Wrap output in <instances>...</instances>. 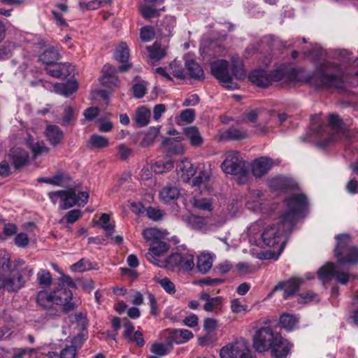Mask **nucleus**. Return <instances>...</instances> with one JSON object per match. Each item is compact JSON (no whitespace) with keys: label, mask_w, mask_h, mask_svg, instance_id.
Wrapping results in <instances>:
<instances>
[{"label":"nucleus","mask_w":358,"mask_h":358,"mask_svg":"<svg viewBox=\"0 0 358 358\" xmlns=\"http://www.w3.org/2000/svg\"><path fill=\"white\" fill-rule=\"evenodd\" d=\"M287 211L275 224L268 225L261 234V240L268 247H274L282 241V236L289 233L296 224V218L303 213L308 202L304 194H295L285 200Z\"/></svg>","instance_id":"obj_1"},{"label":"nucleus","mask_w":358,"mask_h":358,"mask_svg":"<svg viewBox=\"0 0 358 358\" xmlns=\"http://www.w3.org/2000/svg\"><path fill=\"white\" fill-rule=\"evenodd\" d=\"M278 70L282 73L280 81H306L317 89H341L344 85L340 65L329 62L320 64L311 76H308L302 69Z\"/></svg>","instance_id":"obj_2"},{"label":"nucleus","mask_w":358,"mask_h":358,"mask_svg":"<svg viewBox=\"0 0 358 358\" xmlns=\"http://www.w3.org/2000/svg\"><path fill=\"white\" fill-rule=\"evenodd\" d=\"M318 134H321V137L324 141V145L344 138H348V132L344 127L343 120L336 114H331L328 117V124L320 127L317 131Z\"/></svg>","instance_id":"obj_3"},{"label":"nucleus","mask_w":358,"mask_h":358,"mask_svg":"<svg viewBox=\"0 0 358 358\" xmlns=\"http://www.w3.org/2000/svg\"><path fill=\"white\" fill-rule=\"evenodd\" d=\"M210 71L224 87L231 90L238 87L236 83L232 82V76L229 71V63L227 60L219 59L212 62Z\"/></svg>","instance_id":"obj_4"},{"label":"nucleus","mask_w":358,"mask_h":358,"mask_svg":"<svg viewBox=\"0 0 358 358\" xmlns=\"http://www.w3.org/2000/svg\"><path fill=\"white\" fill-rule=\"evenodd\" d=\"M221 169L227 174L245 176L246 169L245 163L239 152L229 150L225 153V159L221 164Z\"/></svg>","instance_id":"obj_5"},{"label":"nucleus","mask_w":358,"mask_h":358,"mask_svg":"<svg viewBox=\"0 0 358 358\" xmlns=\"http://www.w3.org/2000/svg\"><path fill=\"white\" fill-rule=\"evenodd\" d=\"M277 334L270 327H261L255 332L254 336L253 348L259 352L268 350L272 346Z\"/></svg>","instance_id":"obj_6"},{"label":"nucleus","mask_w":358,"mask_h":358,"mask_svg":"<svg viewBox=\"0 0 358 358\" xmlns=\"http://www.w3.org/2000/svg\"><path fill=\"white\" fill-rule=\"evenodd\" d=\"M53 303L61 306L64 313H69L78 307V303L73 300L72 292L61 285L52 292Z\"/></svg>","instance_id":"obj_7"},{"label":"nucleus","mask_w":358,"mask_h":358,"mask_svg":"<svg viewBox=\"0 0 358 358\" xmlns=\"http://www.w3.org/2000/svg\"><path fill=\"white\" fill-rule=\"evenodd\" d=\"M164 266L168 268H179L185 271H191L194 266V256L188 252H176L169 256Z\"/></svg>","instance_id":"obj_8"},{"label":"nucleus","mask_w":358,"mask_h":358,"mask_svg":"<svg viewBox=\"0 0 358 358\" xmlns=\"http://www.w3.org/2000/svg\"><path fill=\"white\" fill-rule=\"evenodd\" d=\"M282 73L276 69L271 73H268L262 69L255 70L249 75L250 80L255 85L262 87H268L271 82H278L282 79Z\"/></svg>","instance_id":"obj_9"},{"label":"nucleus","mask_w":358,"mask_h":358,"mask_svg":"<svg viewBox=\"0 0 358 358\" xmlns=\"http://www.w3.org/2000/svg\"><path fill=\"white\" fill-rule=\"evenodd\" d=\"M320 279L324 282L331 280L333 278L341 283L346 284L349 281L350 275L346 272L338 271L334 264L327 263L322 266L317 271Z\"/></svg>","instance_id":"obj_10"},{"label":"nucleus","mask_w":358,"mask_h":358,"mask_svg":"<svg viewBox=\"0 0 358 358\" xmlns=\"http://www.w3.org/2000/svg\"><path fill=\"white\" fill-rule=\"evenodd\" d=\"M51 201L55 204L59 199L62 203L59 208L62 210L69 209L76 205V190L71 188L67 190H59L48 194Z\"/></svg>","instance_id":"obj_11"},{"label":"nucleus","mask_w":358,"mask_h":358,"mask_svg":"<svg viewBox=\"0 0 358 358\" xmlns=\"http://www.w3.org/2000/svg\"><path fill=\"white\" fill-rule=\"evenodd\" d=\"M303 280L299 278H292L286 281H280L274 287L268 296H273V293L278 290H284L283 299H286L293 296L299 289Z\"/></svg>","instance_id":"obj_12"},{"label":"nucleus","mask_w":358,"mask_h":358,"mask_svg":"<svg viewBox=\"0 0 358 358\" xmlns=\"http://www.w3.org/2000/svg\"><path fill=\"white\" fill-rule=\"evenodd\" d=\"M249 133L247 129L243 127L232 125L227 129L220 132V141H243L248 138Z\"/></svg>","instance_id":"obj_13"},{"label":"nucleus","mask_w":358,"mask_h":358,"mask_svg":"<svg viewBox=\"0 0 358 358\" xmlns=\"http://www.w3.org/2000/svg\"><path fill=\"white\" fill-rule=\"evenodd\" d=\"M291 348V343L283 338L280 334H277L269 350H271L272 355L275 358H284L289 354Z\"/></svg>","instance_id":"obj_14"},{"label":"nucleus","mask_w":358,"mask_h":358,"mask_svg":"<svg viewBox=\"0 0 358 358\" xmlns=\"http://www.w3.org/2000/svg\"><path fill=\"white\" fill-rule=\"evenodd\" d=\"M45 135L47 141L53 147H57L63 144L64 134L58 126L52 124L47 126Z\"/></svg>","instance_id":"obj_15"},{"label":"nucleus","mask_w":358,"mask_h":358,"mask_svg":"<svg viewBox=\"0 0 358 358\" xmlns=\"http://www.w3.org/2000/svg\"><path fill=\"white\" fill-rule=\"evenodd\" d=\"M273 160L267 157H261L253 162L252 165V174L256 177L265 175L273 166Z\"/></svg>","instance_id":"obj_16"},{"label":"nucleus","mask_w":358,"mask_h":358,"mask_svg":"<svg viewBox=\"0 0 358 358\" xmlns=\"http://www.w3.org/2000/svg\"><path fill=\"white\" fill-rule=\"evenodd\" d=\"M24 283L20 273L12 272L9 276L4 278L3 288L8 292H17L24 287Z\"/></svg>","instance_id":"obj_17"},{"label":"nucleus","mask_w":358,"mask_h":358,"mask_svg":"<svg viewBox=\"0 0 358 358\" xmlns=\"http://www.w3.org/2000/svg\"><path fill=\"white\" fill-rule=\"evenodd\" d=\"M268 185L275 191L294 189L297 187V184L294 180L282 176L271 179Z\"/></svg>","instance_id":"obj_18"},{"label":"nucleus","mask_w":358,"mask_h":358,"mask_svg":"<svg viewBox=\"0 0 358 358\" xmlns=\"http://www.w3.org/2000/svg\"><path fill=\"white\" fill-rule=\"evenodd\" d=\"M45 71L50 76L57 78H66L73 71L69 63H59L53 67H46Z\"/></svg>","instance_id":"obj_19"},{"label":"nucleus","mask_w":358,"mask_h":358,"mask_svg":"<svg viewBox=\"0 0 358 358\" xmlns=\"http://www.w3.org/2000/svg\"><path fill=\"white\" fill-rule=\"evenodd\" d=\"M176 20L173 16H165L157 24V31L161 36L169 37L172 36Z\"/></svg>","instance_id":"obj_20"},{"label":"nucleus","mask_w":358,"mask_h":358,"mask_svg":"<svg viewBox=\"0 0 358 358\" xmlns=\"http://www.w3.org/2000/svg\"><path fill=\"white\" fill-rule=\"evenodd\" d=\"M9 158L14 166L19 169L27 164L29 155L27 151L20 148H13L10 150Z\"/></svg>","instance_id":"obj_21"},{"label":"nucleus","mask_w":358,"mask_h":358,"mask_svg":"<svg viewBox=\"0 0 358 358\" xmlns=\"http://www.w3.org/2000/svg\"><path fill=\"white\" fill-rule=\"evenodd\" d=\"M183 134L192 146L199 148L203 145V138L196 127L189 126L183 128Z\"/></svg>","instance_id":"obj_22"},{"label":"nucleus","mask_w":358,"mask_h":358,"mask_svg":"<svg viewBox=\"0 0 358 358\" xmlns=\"http://www.w3.org/2000/svg\"><path fill=\"white\" fill-rule=\"evenodd\" d=\"M335 238L337 243L334 249V255L338 259V257L344 255L348 248L352 247L350 245L352 238L348 234H341L336 235Z\"/></svg>","instance_id":"obj_23"},{"label":"nucleus","mask_w":358,"mask_h":358,"mask_svg":"<svg viewBox=\"0 0 358 358\" xmlns=\"http://www.w3.org/2000/svg\"><path fill=\"white\" fill-rule=\"evenodd\" d=\"M60 57V53L56 47L48 46L40 55L39 60L47 65H54Z\"/></svg>","instance_id":"obj_24"},{"label":"nucleus","mask_w":358,"mask_h":358,"mask_svg":"<svg viewBox=\"0 0 358 358\" xmlns=\"http://www.w3.org/2000/svg\"><path fill=\"white\" fill-rule=\"evenodd\" d=\"M27 145L31 150L34 157L47 154L50 151V148L45 145L44 142L35 140L30 136L27 139Z\"/></svg>","instance_id":"obj_25"},{"label":"nucleus","mask_w":358,"mask_h":358,"mask_svg":"<svg viewBox=\"0 0 358 358\" xmlns=\"http://www.w3.org/2000/svg\"><path fill=\"white\" fill-rule=\"evenodd\" d=\"M177 169L181 173V178L185 182L189 181L196 173V168L187 159L181 161L177 166Z\"/></svg>","instance_id":"obj_26"},{"label":"nucleus","mask_w":358,"mask_h":358,"mask_svg":"<svg viewBox=\"0 0 358 358\" xmlns=\"http://www.w3.org/2000/svg\"><path fill=\"white\" fill-rule=\"evenodd\" d=\"M78 83L75 80H69L64 83H57L55 85V90L57 93L69 96L78 89Z\"/></svg>","instance_id":"obj_27"},{"label":"nucleus","mask_w":358,"mask_h":358,"mask_svg":"<svg viewBox=\"0 0 358 358\" xmlns=\"http://www.w3.org/2000/svg\"><path fill=\"white\" fill-rule=\"evenodd\" d=\"M242 345L240 341L229 343L223 347L220 350V358H238V350H241Z\"/></svg>","instance_id":"obj_28"},{"label":"nucleus","mask_w":358,"mask_h":358,"mask_svg":"<svg viewBox=\"0 0 358 358\" xmlns=\"http://www.w3.org/2000/svg\"><path fill=\"white\" fill-rule=\"evenodd\" d=\"M342 264H356L358 263V247L352 246L348 248L344 255L338 259Z\"/></svg>","instance_id":"obj_29"},{"label":"nucleus","mask_w":358,"mask_h":358,"mask_svg":"<svg viewBox=\"0 0 358 358\" xmlns=\"http://www.w3.org/2000/svg\"><path fill=\"white\" fill-rule=\"evenodd\" d=\"M210 178V173L208 171H201L198 176L192 180V186L199 187L201 191L210 192L211 187Z\"/></svg>","instance_id":"obj_30"},{"label":"nucleus","mask_w":358,"mask_h":358,"mask_svg":"<svg viewBox=\"0 0 358 358\" xmlns=\"http://www.w3.org/2000/svg\"><path fill=\"white\" fill-rule=\"evenodd\" d=\"M185 66L192 78L198 80H203L204 79L205 77L202 68L194 60L186 61Z\"/></svg>","instance_id":"obj_31"},{"label":"nucleus","mask_w":358,"mask_h":358,"mask_svg":"<svg viewBox=\"0 0 358 358\" xmlns=\"http://www.w3.org/2000/svg\"><path fill=\"white\" fill-rule=\"evenodd\" d=\"M193 337L192 331L187 329H176L172 331L171 341L177 344L186 343Z\"/></svg>","instance_id":"obj_32"},{"label":"nucleus","mask_w":358,"mask_h":358,"mask_svg":"<svg viewBox=\"0 0 358 358\" xmlns=\"http://www.w3.org/2000/svg\"><path fill=\"white\" fill-rule=\"evenodd\" d=\"M150 116L151 113L148 108L144 106L139 107L136 110V123L139 127H145L149 123Z\"/></svg>","instance_id":"obj_33"},{"label":"nucleus","mask_w":358,"mask_h":358,"mask_svg":"<svg viewBox=\"0 0 358 358\" xmlns=\"http://www.w3.org/2000/svg\"><path fill=\"white\" fill-rule=\"evenodd\" d=\"M148 51L150 59L160 60L166 55V47L155 42L152 45L148 46Z\"/></svg>","instance_id":"obj_34"},{"label":"nucleus","mask_w":358,"mask_h":358,"mask_svg":"<svg viewBox=\"0 0 358 358\" xmlns=\"http://www.w3.org/2000/svg\"><path fill=\"white\" fill-rule=\"evenodd\" d=\"M160 197L165 203L177 199L180 192L176 187L166 185L160 192Z\"/></svg>","instance_id":"obj_35"},{"label":"nucleus","mask_w":358,"mask_h":358,"mask_svg":"<svg viewBox=\"0 0 358 358\" xmlns=\"http://www.w3.org/2000/svg\"><path fill=\"white\" fill-rule=\"evenodd\" d=\"M213 257L210 254H202L198 257L197 268L202 273H207L212 267Z\"/></svg>","instance_id":"obj_36"},{"label":"nucleus","mask_w":358,"mask_h":358,"mask_svg":"<svg viewBox=\"0 0 358 358\" xmlns=\"http://www.w3.org/2000/svg\"><path fill=\"white\" fill-rule=\"evenodd\" d=\"M17 227L13 223H6L4 220H0V240L3 241L8 236L15 234Z\"/></svg>","instance_id":"obj_37"},{"label":"nucleus","mask_w":358,"mask_h":358,"mask_svg":"<svg viewBox=\"0 0 358 358\" xmlns=\"http://www.w3.org/2000/svg\"><path fill=\"white\" fill-rule=\"evenodd\" d=\"M114 57L117 61L121 63L127 62L129 58V50L126 43L122 42L118 45L115 49Z\"/></svg>","instance_id":"obj_38"},{"label":"nucleus","mask_w":358,"mask_h":358,"mask_svg":"<svg viewBox=\"0 0 358 358\" xmlns=\"http://www.w3.org/2000/svg\"><path fill=\"white\" fill-rule=\"evenodd\" d=\"M264 227V223L262 220H258L252 223L248 228V234L250 238V241L254 239V241L257 243L258 241L257 237H259V235L261 236V234L262 233V231Z\"/></svg>","instance_id":"obj_39"},{"label":"nucleus","mask_w":358,"mask_h":358,"mask_svg":"<svg viewBox=\"0 0 358 358\" xmlns=\"http://www.w3.org/2000/svg\"><path fill=\"white\" fill-rule=\"evenodd\" d=\"M36 301L39 306L48 308L53 303L52 292L46 290L40 291L36 296Z\"/></svg>","instance_id":"obj_40"},{"label":"nucleus","mask_w":358,"mask_h":358,"mask_svg":"<svg viewBox=\"0 0 358 358\" xmlns=\"http://www.w3.org/2000/svg\"><path fill=\"white\" fill-rule=\"evenodd\" d=\"M39 285L43 288L49 287L52 282V275L48 270L41 269L36 274Z\"/></svg>","instance_id":"obj_41"},{"label":"nucleus","mask_w":358,"mask_h":358,"mask_svg":"<svg viewBox=\"0 0 358 358\" xmlns=\"http://www.w3.org/2000/svg\"><path fill=\"white\" fill-rule=\"evenodd\" d=\"M187 222L188 225L194 229H202L208 223L206 218L194 215L189 216Z\"/></svg>","instance_id":"obj_42"},{"label":"nucleus","mask_w":358,"mask_h":358,"mask_svg":"<svg viewBox=\"0 0 358 358\" xmlns=\"http://www.w3.org/2000/svg\"><path fill=\"white\" fill-rule=\"evenodd\" d=\"M169 250V245L164 241L157 240L150 245V250L156 256H161Z\"/></svg>","instance_id":"obj_43"},{"label":"nucleus","mask_w":358,"mask_h":358,"mask_svg":"<svg viewBox=\"0 0 358 358\" xmlns=\"http://www.w3.org/2000/svg\"><path fill=\"white\" fill-rule=\"evenodd\" d=\"M92 263L87 259L83 258L71 266V269L76 272H85L92 269Z\"/></svg>","instance_id":"obj_44"},{"label":"nucleus","mask_w":358,"mask_h":358,"mask_svg":"<svg viewBox=\"0 0 358 358\" xmlns=\"http://www.w3.org/2000/svg\"><path fill=\"white\" fill-rule=\"evenodd\" d=\"M90 146L92 148H103L109 145L107 138L99 135H92L89 140Z\"/></svg>","instance_id":"obj_45"},{"label":"nucleus","mask_w":358,"mask_h":358,"mask_svg":"<svg viewBox=\"0 0 358 358\" xmlns=\"http://www.w3.org/2000/svg\"><path fill=\"white\" fill-rule=\"evenodd\" d=\"M296 319L289 314H283L280 316L279 320L280 327L288 331L292 330L296 325Z\"/></svg>","instance_id":"obj_46"},{"label":"nucleus","mask_w":358,"mask_h":358,"mask_svg":"<svg viewBox=\"0 0 358 358\" xmlns=\"http://www.w3.org/2000/svg\"><path fill=\"white\" fill-rule=\"evenodd\" d=\"M159 133V129L157 128H152L150 129V131L145 134L144 137L143 138V139L141 140V143H140V145L143 148H145V147H148L150 145H151L157 134Z\"/></svg>","instance_id":"obj_47"},{"label":"nucleus","mask_w":358,"mask_h":358,"mask_svg":"<svg viewBox=\"0 0 358 358\" xmlns=\"http://www.w3.org/2000/svg\"><path fill=\"white\" fill-rule=\"evenodd\" d=\"M173 167V163L171 160H167L166 162L158 160L153 166V171L157 174H162L164 172L171 170Z\"/></svg>","instance_id":"obj_48"},{"label":"nucleus","mask_w":358,"mask_h":358,"mask_svg":"<svg viewBox=\"0 0 358 358\" xmlns=\"http://www.w3.org/2000/svg\"><path fill=\"white\" fill-rule=\"evenodd\" d=\"M142 235L147 241H156L161 237V232L156 228H148L143 230Z\"/></svg>","instance_id":"obj_49"},{"label":"nucleus","mask_w":358,"mask_h":358,"mask_svg":"<svg viewBox=\"0 0 358 358\" xmlns=\"http://www.w3.org/2000/svg\"><path fill=\"white\" fill-rule=\"evenodd\" d=\"M70 180L71 178L68 174L59 172L52 177V185L55 186H65Z\"/></svg>","instance_id":"obj_50"},{"label":"nucleus","mask_w":358,"mask_h":358,"mask_svg":"<svg viewBox=\"0 0 358 358\" xmlns=\"http://www.w3.org/2000/svg\"><path fill=\"white\" fill-rule=\"evenodd\" d=\"M103 76L100 78L101 83H108L110 76H115L117 73V69L110 64H106L103 67Z\"/></svg>","instance_id":"obj_51"},{"label":"nucleus","mask_w":358,"mask_h":358,"mask_svg":"<svg viewBox=\"0 0 358 358\" xmlns=\"http://www.w3.org/2000/svg\"><path fill=\"white\" fill-rule=\"evenodd\" d=\"M140 36L143 41L148 42L155 37V31L151 26H145L141 29Z\"/></svg>","instance_id":"obj_52"},{"label":"nucleus","mask_w":358,"mask_h":358,"mask_svg":"<svg viewBox=\"0 0 358 358\" xmlns=\"http://www.w3.org/2000/svg\"><path fill=\"white\" fill-rule=\"evenodd\" d=\"M146 214L153 221L161 220L164 215L163 210L153 207H148L146 209Z\"/></svg>","instance_id":"obj_53"},{"label":"nucleus","mask_w":358,"mask_h":358,"mask_svg":"<svg viewBox=\"0 0 358 358\" xmlns=\"http://www.w3.org/2000/svg\"><path fill=\"white\" fill-rule=\"evenodd\" d=\"M150 351L157 356H164L169 352V348L164 343H155L151 346Z\"/></svg>","instance_id":"obj_54"},{"label":"nucleus","mask_w":358,"mask_h":358,"mask_svg":"<svg viewBox=\"0 0 358 358\" xmlns=\"http://www.w3.org/2000/svg\"><path fill=\"white\" fill-rule=\"evenodd\" d=\"M100 221L102 222V227L107 231V236H110L114 231L115 226L109 224V215L103 213L100 217Z\"/></svg>","instance_id":"obj_55"},{"label":"nucleus","mask_w":358,"mask_h":358,"mask_svg":"<svg viewBox=\"0 0 358 358\" xmlns=\"http://www.w3.org/2000/svg\"><path fill=\"white\" fill-rule=\"evenodd\" d=\"M193 206L202 210H211V202L207 199H194Z\"/></svg>","instance_id":"obj_56"},{"label":"nucleus","mask_w":358,"mask_h":358,"mask_svg":"<svg viewBox=\"0 0 358 358\" xmlns=\"http://www.w3.org/2000/svg\"><path fill=\"white\" fill-rule=\"evenodd\" d=\"M141 13L145 19L157 17L159 12L155 8L149 6H143L140 9Z\"/></svg>","instance_id":"obj_57"},{"label":"nucleus","mask_w":358,"mask_h":358,"mask_svg":"<svg viewBox=\"0 0 358 358\" xmlns=\"http://www.w3.org/2000/svg\"><path fill=\"white\" fill-rule=\"evenodd\" d=\"M117 155L121 160H127L131 155L132 150L124 144H120L117 146Z\"/></svg>","instance_id":"obj_58"},{"label":"nucleus","mask_w":358,"mask_h":358,"mask_svg":"<svg viewBox=\"0 0 358 358\" xmlns=\"http://www.w3.org/2000/svg\"><path fill=\"white\" fill-rule=\"evenodd\" d=\"M180 118L186 123H192L195 119V112L192 109H185L180 113Z\"/></svg>","instance_id":"obj_59"},{"label":"nucleus","mask_w":358,"mask_h":358,"mask_svg":"<svg viewBox=\"0 0 358 358\" xmlns=\"http://www.w3.org/2000/svg\"><path fill=\"white\" fill-rule=\"evenodd\" d=\"M221 303V298L219 296L212 297L203 306V309L207 312H211Z\"/></svg>","instance_id":"obj_60"},{"label":"nucleus","mask_w":358,"mask_h":358,"mask_svg":"<svg viewBox=\"0 0 358 358\" xmlns=\"http://www.w3.org/2000/svg\"><path fill=\"white\" fill-rule=\"evenodd\" d=\"M82 216V212L80 210L74 209L66 213L64 218L69 224L75 223Z\"/></svg>","instance_id":"obj_61"},{"label":"nucleus","mask_w":358,"mask_h":358,"mask_svg":"<svg viewBox=\"0 0 358 358\" xmlns=\"http://www.w3.org/2000/svg\"><path fill=\"white\" fill-rule=\"evenodd\" d=\"M61 358H76L77 355L76 347L71 345L64 348L61 352Z\"/></svg>","instance_id":"obj_62"},{"label":"nucleus","mask_w":358,"mask_h":358,"mask_svg":"<svg viewBox=\"0 0 358 358\" xmlns=\"http://www.w3.org/2000/svg\"><path fill=\"white\" fill-rule=\"evenodd\" d=\"M73 120V110L71 106L65 108L62 117V125L66 126Z\"/></svg>","instance_id":"obj_63"},{"label":"nucleus","mask_w":358,"mask_h":358,"mask_svg":"<svg viewBox=\"0 0 358 358\" xmlns=\"http://www.w3.org/2000/svg\"><path fill=\"white\" fill-rule=\"evenodd\" d=\"M159 285L169 294H174L176 288L174 284L168 278H165L159 280Z\"/></svg>","instance_id":"obj_64"}]
</instances>
